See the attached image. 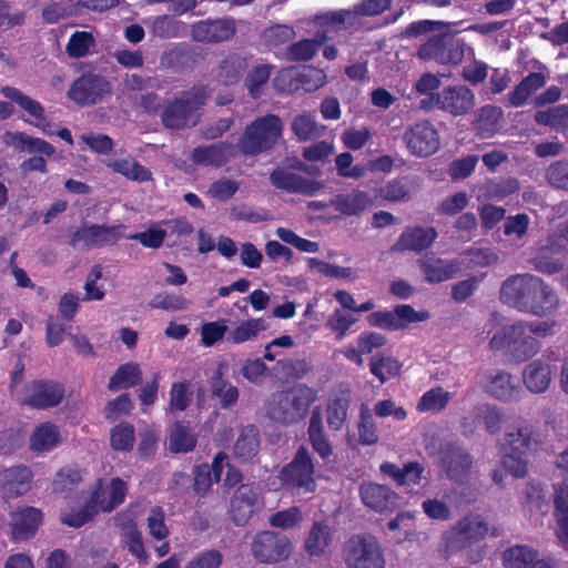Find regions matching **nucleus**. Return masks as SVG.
Returning a JSON list of instances; mask_svg holds the SVG:
<instances>
[{"label":"nucleus","mask_w":568,"mask_h":568,"mask_svg":"<svg viewBox=\"0 0 568 568\" xmlns=\"http://www.w3.org/2000/svg\"><path fill=\"white\" fill-rule=\"evenodd\" d=\"M1 139L6 146L18 152L38 153L45 156H51L55 152L54 146L45 140L21 131H6Z\"/></svg>","instance_id":"obj_24"},{"label":"nucleus","mask_w":568,"mask_h":568,"mask_svg":"<svg viewBox=\"0 0 568 568\" xmlns=\"http://www.w3.org/2000/svg\"><path fill=\"white\" fill-rule=\"evenodd\" d=\"M97 40L92 32L75 31L69 38L65 52L70 58L79 59L95 52Z\"/></svg>","instance_id":"obj_43"},{"label":"nucleus","mask_w":568,"mask_h":568,"mask_svg":"<svg viewBox=\"0 0 568 568\" xmlns=\"http://www.w3.org/2000/svg\"><path fill=\"white\" fill-rule=\"evenodd\" d=\"M108 168L113 172L119 173L128 180L134 182H146L152 179V173L149 169L141 165L132 158L113 159L106 162Z\"/></svg>","instance_id":"obj_38"},{"label":"nucleus","mask_w":568,"mask_h":568,"mask_svg":"<svg viewBox=\"0 0 568 568\" xmlns=\"http://www.w3.org/2000/svg\"><path fill=\"white\" fill-rule=\"evenodd\" d=\"M348 568H385V557L381 544L372 536L349 538L343 551Z\"/></svg>","instance_id":"obj_7"},{"label":"nucleus","mask_w":568,"mask_h":568,"mask_svg":"<svg viewBox=\"0 0 568 568\" xmlns=\"http://www.w3.org/2000/svg\"><path fill=\"white\" fill-rule=\"evenodd\" d=\"M271 65L258 64L254 67L245 78V87L252 98H258L262 93V87L268 81L271 75Z\"/></svg>","instance_id":"obj_60"},{"label":"nucleus","mask_w":568,"mask_h":568,"mask_svg":"<svg viewBox=\"0 0 568 568\" xmlns=\"http://www.w3.org/2000/svg\"><path fill=\"white\" fill-rule=\"evenodd\" d=\"M554 464L562 477V485L566 487L564 488L559 484L554 485L555 534L560 545L568 549V449L559 453Z\"/></svg>","instance_id":"obj_10"},{"label":"nucleus","mask_w":568,"mask_h":568,"mask_svg":"<svg viewBox=\"0 0 568 568\" xmlns=\"http://www.w3.org/2000/svg\"><path fill=\"white\" fill-rule=\"evenodd\" d=\"M444 464L446 465L448 476L459 480L469 470L471 460L463 449L455 448L445 455Z\"/></svg>","instance_id":"obj_53"},{"label":"nucleus","mask_w":568,"mask_h":568,"mask_svg":"<svg viewBox=\"0 0 568 568\" xmlns=\"http://www.w3.org/2000/svg\"><path fill=\"white\" fill-rule=\"evenodd\" d=\"M275 234L282 242L294 246L300 252L317 253L320 251V244L317 242L304 239L290 229L277 227Z\"/></svg>","instance_id":"obj_59"},{"label":"nucleus","mask_w":568,"mask_h":568,"mask_svg":"<svg viewBox=\"0 0 568 568\" xmlns=\"http://www.w3.org/2000/svg\"><path fill=\"white\" fill-rule=\"evenodd\" d=\"M42 521V514L34 507L19 508L11 515L12 535L16 539H27L34 535Z\"/></svg>","instance_id":"obj_30"},{"label":"nucleus","mask_w":568,"mask_h":568,"mask_svg":"<svg viewBox=\"0 0 568 568\" xmlns=\"http://www.w3.org/2000/svg\"><path fill=\"white\" fill-rule=\"evenodd\" d=\"M148 22L151 26L152 34L163 39L179 37L184 30L183 22L169 16L156 17Z\"/></svg>","instance_id":"obj_55"},{"label":"nucleus","mask_w":568,"mask_h":568,"mask_svg":"<svg viewBox=\"0 0 568 568\" xmlns=\"http://www.w3.org/2000/svg\"><path fill=\"white\" fill-rule=\"evenodd\" d=\"M425 280L429 283H440L453 278L459 271L460 264L456 260H443L427 254L418 260Z\"/></svg>","instance_id":"obj_26"},{"label":"nucleus","mask_w":568,"mask_h":568,"mask_svg":"<svg viewBox=\"0 0 568 568\" xmlns=\"http://www.w3.org/2000/svg\"><path fill=\"white\" fill-rule=\"evenodd\" d=\"M387 530L398 544L410 540L416 535L414 514L409 511L398 514L387 524Z\"/></svg>","instance_id":"obj_45"},{"label":"nucleus","mask_w":568,"mask_h":568,"mask_svg":"<svg viewBox=\"0 0 568 568\" xmlns=\"http://www.w3.org/2000/svg\"><path fill=\"white\" fill-rule=\"evenodd\" d=\"M442 546L447 554H453L471 546V542L457 523L443 534Z\"/></svg>","instance_id":"obj_63"},{"label":"nucleus","mask_w":568,"mask_h":568,"mask_svg":"<svg viewBox=\"0 0 568 568\" xmlns=\"http://www.w3.org/2000/svg\"><path fill=\"white\" fill-rule=\"evenodd\" d=\"M465 44L448 36H435L424 42L417 52L419 59L440 64H458L464 57Z\"/></svg>","instance_id":"obj_13"},{"label":"nucleus","mask_w":568,"mask_h":568,"mask_svg":"<svg viewBox=\"0 0 568 568\" xmlns=\"http://www.w3.org/2000/svg\"><path fill=\"white\" fill-rule=\"evenodd\" d=\"M111 94V84L102 75L87 73L78 78L68 91V97L79 105H93Z\"/></svg>","instance_id":"obj_15"},{"label":"nucleus","mask_w":568,"mask_h":568,"mask_svg":"<svg viewBox=\"0 0 568 568\" xmlns=\"http://www.w3.org/2000/svg\"><path fill=\"white\" fill-rule=\"evenodd\" d=\"M393 0H361L348 10L327 11L314 17L313 22L318 28L346 27L357 17H377L388 10Z\"/></svg>","instance_id":"obj_9"},{"label":"nucleus","mask_w":568,"mask_h":568,"mask_svg":"<svg viewBox=\"0 0 568 568\" xmlns=\"http://www.w3.org/2000/svg\"><path fill=\"white\" fill-rule=\"evenodd\" d=\"M124 226L83 225L72 236L73 246L113 244L123 235Z\"/></svg>","instance_id":"obj_20"},{"label":"nucleus","mask_w":568,"mask_h":568,"mask_svg":"<svg viewBox=\"0 0 568 568\" xmlns=\"http://www.w3.org/2000/svg\"><path fill=\"white\" fill-rule=\"evenodd\" d=\"M331 541V527L323 521H316L305 539L304 547L308 555L321 556L325 552Z\"/></svg>","instance_id":"obj_40"},{"label":"nucleus","mask_w":568,"mask_h":568,"mask_svg":"<svg viewBox=\"0 0 568 568\" xmlns=\"http://www.w3.org/2000/svg\"><path fill=\"white\" fill-rule=\"evenodd\" d=\"M306 262L311 271H315L323 276L354 280V272L351 267L338 266L314 257L307 258Z\"/></svg>","instance_id":"obj_58"},{"label":"nucleus","mask_w":568,"mask_h":568,"mask_svg":"<svg viewBox=\"0 0 568 568\" xmlns=\"http://www.w3.org/2000/svg\"><path fill=\"white\" fill-rule=\"evenodd\" d=\"M122 541L129 551L140 561L146 562L148 555L144 549L141 532L132 523L122 526Z\"/></svg>","instance_id":"obj_57"},{"label":"nucleus","mask_w":568,"mask_h":568,"mask_svg":"<svg viewBox=\"0 0 568 568\" xmlns=\"http://www.w3.org/2000/svg\"><path fill=\"white\" fill-rule=\"evenodd\" d=\"M135 443L134 427L129 423H120L110 432V445L118 452H130Z\"/></svg>","instance_id":"obj_54"},{"label":"nucleus","mask_w":568,"mask_h":568,"mask_svg":"<svg viewBox=\"0 0 568 568\" xmlns=\"http://www.w3.org/2000/svg\"><path fill=\"white\" fill-rule=\"evenodd\" d=\"M437 237V232L434 227H410L405 230L395 248L398 251H423L428 248Z\"/></svg>","instance_id":"obj_31"},{"label":"nucleus","mask_w":568,"mask_h":568,"mask_svg":"<svg viewBox=\"0 0 568 568\" xmlns=\"http://www.w3.org/2000/svg\"><path fill=\"white\" fill-rule=\"evenodd\" d=\"M31 479L32 474L28 467H11L0 473V487L7 498H14L29 490Z\"/></svg>","instance_id":"obj_29"},{"label":"nucleus","mask_w":568,"mask_h":568,"mask_svg":"<svg viewBox=\"0 0 568 568\" xmlns=\"http://www.w3.org/2000/svg\"><path fill=\"white\" fill-rule=\"evenodd\" d=\"M267 328L264 318H248L239 323L227 334V341L233 344H242L255 339L258 334Z\"/></svg>","instance_id":"obj_42"},{"label":"nucleus","mask_w":568,"mask_h":568,"mask_svg":"<svg viewBox=\"0 0 568 568\" xmlns=\"http://www.w3.org/2000/svg\"><path fill=\"white\" fill-rule=\"evenodd\" d=\"M453 396V393L445 390L443 387L430 388L419 398L416 409L420 413L440 412L446 408Z\"/></svg>","instance_id":"obj_47"},{"label":"nucleus","mask_w":568,"mask_h":568,"mask_svg":"<svg viewBox=\"0 0 568 568\" xmlns=\"http://www.w3.org/2000/svg\"><path fill=\"white\" fill-rule=\"evenodd\" d=\"M549 355L530 362L523 371V382L526 388L534 394L545 393L551 384V368Z\"/></svg>","instance_id":"obj_23"},{"label":"nucleus","mask_w":568,"mask_h":568,"mask_svg":"<svg viewBox=\"0 0 568 568\" xmlns=\"http://www.w3.org/2000/svg\"><path fill=\"white\" fill-rule=\"evenodd\" d=\"M63 397L62 388L52 383L33 382L26 387L23 402L34 408L57 406Z\"/></svg>","instance_id":"obj_22"},{"label":"nucleus","mask_w":568,"mask_h":568,"mask_svg":"<svg viewBox=\"0 0 568 568\" xmlns=\"http://www.w3.org/2000/svg\"><path fill=\"white\" fill-rule=\"evenodd\" d=\"M260 494L252 485H241L231 498V515L236 525H244L260 507Z\"/></svg>","instance_id":"obj_21"},{"label":"nucleus","mask_w":568,"mask_h":568,"mask_svg":"<svg viewBox=\"0 0 568 568\" xmlns=\"http://www.w3.org/2000/svg\"><path fill=\"white\" fill-rule=\"evenodd\" d=\"M437 109L453 115L460 116L469 113L476 103L475 93L464 84L445 87L432 98Z\"/></svg>","instance_id":"obj_14"},{"label":"nucleus","mask_w":568,"mask_h":568,"mask_svg":"<svg viewBox=\"0 0 568 568\" xmlns=\"http://www.w3.org/2000/svg\"><path fill=\"white\" fill-rule=\"evenodd\" d=\"M357 321L353 315L337 308L331 314L326 326L336 334L337 339H343L353 324Z\"/></svg>","instance_id":"obj_64"},{"label":"nucleus","mask_w":568,"mask_h":568,"mask_svg":"<svg viewBox=\"0 0 568 568\" xmlns=\"http://www.w3.org/2000/svg\"><path fill=\"white\" fill-rule=\"evenodd\" d=\"M246 68L247 61L244 57L231 54L221 62L217 78L225 85L234 84L241 79Z\"/></svg>","instance_id":"obj_48"},{"label":"nucleus","mask_w":568,"mask_h":568,"mask_svg":"<svg viewBox=\"0 0 568 568\" xmlns=\"http://www.w3.org/2000/svg\"><path fill=\"white\" fill-rule=\"evenodd\" d=\"M270 179L272 184L277 189L303 193L306 195H313L322 187L320 182L307 180L284 169L273 171Z\"/></svg>","instance_id":"obj_28"},{"label":"nucleus","mask_w":568,"mask_h":568,"mask_svg":"<svg viewBox=\"0 0 568 568\" xmlns=\"http://www.w3.org/2000/svg\"><path fill=\"white\" fill-rule=\"evenodd\" d=\"M499 300L520 313L537 317L550 316L559 308V297L555 288L530 273L508 276L501 283Z\"/></svg>","instance_id":"obj_1"},{"label":"nucleus","mask_w":568,"mask_h":568,"mask_svg":"<svg viewBox=\"0 0 568 568\" xmlns=\"http://www.w3.org/2000/svg\"><path fill=\"white\" fill-rule=\"evenodd\" d=\"M395 318L400 329L406 328L409 324L420 323L429 320L430 314L427 310L416 311L408 304H400L394 308Z\"/></svg>","instance_id":"obj_62"},{"label":"nucleus","mask_w":568,"mask_h":568,"mask_svg":"<svg viewBox=\"0 0 568 568\" xmlns=\"http://www.w3.org/2000/svg\"><path fill=\"white\" fill-rule=\"evenodd\" d=\"M251 550L260 562L275 564L290 557L292 542L286 536L267 530L253 538Z\"/></svg>","instance_id":"obj_12"},{"label":"nucleus","mask_w":568,"mask_h":568,"mask_svg":"<svg viewBox=\"0 0 568 568\" xmlns=\"http://www.w3.org/2000/svg\"><path fill=\"white\" fill-rule=\"evenodd\" d=\"M332 204L343 214L357 215L372 205V199L366 192L354 190L348 194L337 195Z\"/></svg>","instance_id":"obj_37"},{"label":"nucleus","mask_w":568,"mask_h":568,"mask_svg":"<svg viewBox=\"0 0 568 568\" xmlns=\"http://www.w3.org/2000/svg\"><path fill=\"white\" fill-rule=\"evenodd\" d=\"M400 363L395 357L377 354L369 361L371 373L384 384L388 379L397 376L400 372Z\"/></svg>","instance_id":"obj_46"},{"label":"nucleus","mask_w":568,"mask_h":568,"mask_svg":"<svg viewBox=\"0 0 568 568\" xmlns=\"http://www.w3.org/2000/svg\"><path fill=\"white\" fill-rule=\"evenodd\" d=\"M142 377V372L136 363L121 365L109 381V389L118 392L136 385Z\"/></svg>","instance_id":"obj_44"},{"label":"nucleus","mask_w":568,"mask_h":568,"mask_svg":"<svg viewBox=\"0 0 568 568\" xmlns=\"http://www.w3.org/2000/svg\"><path fill=\"white\" fill-rule=\"evenodd\" d=\"M1 93L23 111L22 119L24 122L36 126L44 134L51 135L54 133L53 125L47 119L44 108L39 101L9 85L2 87Z\"/></svg>","instance_id":"obj_16"},{"label":"nucleus","mask_w":568,"mask_h":568,"mask_svg":"<svg viewBox=\"0 0 568 568\" xmlns=\"http://www.w3.org/2000/svg\"><path fill=\"white\" fill-rule=\"evenodd\" d=\"M316 398L315 389L303 384L295 385L271 394L265 404V412L275 423L293 425L305 418Z\"/></svg>","instance_id":"obj_2"},{"label":"nucleus","mask_w":568,"mask_h":568,"mask_svg":"<svg viewBox=\"0 0 568 568\" xmlns=\"http://www.w3.org/2000/svg\"><path fill=\"white\" fill-rule=\"evenodd\" d=\"M528 328L526 321L505 325L494 334L489 346L495 351L507 348L516 361H526L540 349L539 341L529 333Z\"/></svg>","instance_id":"obj_4"},{"label":"nucleus","mask_w":568,"mask_h":568,"mask_svg":"<svg viewBox=\"0 0 568 568\" xmlns=\"http://www.w3.org/2000/svg\"><path fill=\"white\" fill-rule=\"evenodd\" d=\"M524 495L523 506L529 513V518L536 523L540 521L549 510L542 487L537 484H528Z\"/></svg>","instance_id":"obj_34"},{"label":"nucleus","mask_w":568,"mask_h":568,"mask_svg":"<svg viewBox=\"0 0 568 568\" xmlns=\"http://www.w3.org/2000/svg\"><path fill=\"white\" fill-rule=\"evenodd\" d=\"M537 558V551L527 546H514L503 554V562L507 568H528Z\"/></svg>","instance_id":"obj_50"},{"label":"nucleus","mask_w":568,"mask_h":568,"mask_svg":"<svg viewBox=\"0 0 568 568\" xmlns=\"http://www.w3.org/2000/svg\"><path fill=\"white\" fill-rule=\"evenodd\" d=\"M232 153V146L219 143L204 148H196L192 153V159L197 164L219 166L224 164Z\"/></svg>","instance_id":"obj_41"},{"label":"nucleus","mask_w":568,"mask_h":568,"mask_svg":"<svg viewBox=\"0 0 568 568\" xmlns=\"http://www.w3.org/2000/svg\"><path fill=\"white\" fill-rule=\"evenodd\" d=\"M327 39L328 37L324 30L317 31L313 39H303L291 44L287 48L286 58L290 61H308Z\"/></svg>","instance_id":"obj_39"},{"label":"nucleus","mask_w":568,"mask_h":568,"mask_svg":"<svg viewBox=\"0 0 568 568\" xmlns=\"http://www.w3.org/2000/svg\"><path fill=\"white\" fill-rule=\"evenodd\" d=\"M500 466L493 471V480L498 485H506L507 476L524 478L528 473V454L515 452H500Z\"/></svg>","instance_id":"obj_27"},{"label":"nucleus","mask_w":568,"mask_h":568,"mask_svg":"<svg viewBox=\"0 0 568 568\" xmlns=\"http://www.w3.org/2000/svg\"><path fill=\"white\" fill-rule=\"evenodd\" d=\"M530 225V219L527 214H516L508 216L504 222V234L514 245H523Z\"/></svg>","instance_id":"obj_51"},{"label":"nucleus","mask_w":568,"mask_h":568,"mask_svg":"<svg viewBox=\"0 0 568 568\" xmlns=\"http://www.w3.org/2000/svg\"><path fill=\"white\" fill-rule=\"evenodd\" d=\"M403 139L410 153L416 156L432 155L440 145L439 134L428 121H420L408 128Z\"/></svg>","instance_id":"obj_17"},{"label":"nucleus","mask_w":568,"mask_h":568,"mask_svg":"<svg viewBox=\"0 0 568 568\" xmlns=\"http://www.w3.org/2000/svg\"><path fill=\"white\" fill-rule=\"evenodd\" d=\"M542 444V436L530 423L518 419L507 426L499 443L500 452L530 454Z\"/></svg>","instance_id":"obj_11"},{"label":"nucleus","mask_w":568,"mask_h":568,"mask_svg":"<svg viewBox=\"0 0 568 568\" xmlns=\"http://www.w3.org/2000/svg\"><path fill=\"white\" fill-rule=\"evenodd\" d=\"M278 477L284 485L292 489L314 493L317 487L315 466L308 449L301 446L292 462L281 469Z\"/></svg>","instance_id":"obj_8"},{"label":"nucleus","mask_w":568,"mask_h":568,"mask_svg":"<svg viewBox=\"0 0 568 568\" xmlns=\"http://www.w3.org/2000/svg\"><path fill=\"white\" fill-rule=\"evenodd\" d=\"M282 134V122L276 115L256 119L242 135L239 148L245 154H256L270 149Z\"/></svg>","instance_id":"obj_5"},{"label":"nucleus","mask_w":568,"mask_h":568,"mask_svg":"<svg viewBox=\"0 0 568 568\" xmlns=\"http://www.w3.org/2000/svg\"><path fill=\"white\" fill-rule=\"evenodd\" d=\"M359 495L366 507L378 513L392 510L397 506V495L384 485L362 484Z\"/></svg>","instance_id":"obj_25"},{"label":"nucleus","mask_w":568,"mask_h":568,"mask_svg":"<svg viewBox=\"0 0 568 568\" xmlns=\"http://www.w3.org/2000/svg\"><path fill=\"white\" fill-rule=\"evenodd\" d=\"M235 32L236 21L230 17L199 21L191 29L193 40L207 43L227 41Z\"/></svg>","instance_id":"obj_18"},{"label":"nucleus","mask_w":568,"mask_h":568,"mask_svg":"<svg viewBox=\"0 0 568 568\" xmlns=\"http://www.w3.org/2000/svg\"><path fill=\"white\" fill-rule=\"evenodd\" d=\"M207 91L204 87L193 88L169 104L162 115L163 123L170 129H181L196 123V111L205 103Z\"/></svg>","instance_id":"obj_6"},{"label":"nucleus","mask_w":568,"mask_h":568,"mask_svg":"<svg viewBox=\"0 0 568 568\" xmlns=\"http://www.w3.org/2000/svg\"><path fill=\"white\" fill-rule=\"evenodd\" d=\"M481 386L489 395L503 402L516 400L520 395L518 379L504 371L486 373Z\"/></svg>","instance_id":"obj_19"},{"label":"nucleus","mask_w":568,"mask_h":568,"mask_svg":"<svg viewBox=\"0 0 568 568\" xmlns=\"http://www.w3.org/2000/svg\"><path fill=\"white\" fill-rule=\"evenodd\" d=\"M292 129L296 136L302 141H307L322 135L324 128L320 126L316 122L315 115L311 113H303L298 115Z\"/></svg>","instance_id":"obj_56"},{"label":"nucleus","mask_w":568,"mask_h":568,"mask_svg":"<svg viewBox=\"0 0 568 568\" xmlns=\"http://www.w3.org/2000/svg\"><path fill=\"white\" fill-rule=\"evenodd\" d=\"M258 447V430L254 426H247L235 442L234 454L236 457L247 460L257 454Z\"/></svg>","instance_id":"obj_49"},{"label":"nucleus","mask_w":568,"mask_h":568,"mask_svg":"<svg viewBox=\"0 0 568 568\" xmlns=\"http://www.w3.org/2000/svg\"><path fill=\"white\" fill-rule=\"evenodd\" d=\"M296 37V32L292 26L288 24H274L266 28L262 38L268 47H278L284 44Z\"/></svg>","instance_id":"obj_61"},{"label":"nucleus","mask_w":568,"mask_h":568,"mask_svg":"<svg viewBox=\"0 0 568 568\" xmlns=\"http://www.w3.org/2000/svg\"><path fill=\"white\" fill-rule=\"evenodd\" d=\"M381 471L392 477L399 486H415L420 483L423 467L418 463H408L399 468L392 463H383Z\"/></svg>","instance_id":"obj_35"},{"label":"nucleus","mask_w":568,"mask_h":568,"mask_svg":"<svg viewBox=\"0 0 568 568\" xmlns=\"http://www.w3.org/2000/svg\"><path fill=\"white\" fill-rule=\"evenodd\" d=\"M351 403L352 393L349 389H343L328 398L326 404V422L331 429H342L347 419Z\"/></svg>","instance_id":"obj_32"},{"label":"nucleus","mask_w":568,"mask_h":568,"mask_svg":"<svg viewBox=\"0 0 568 568\" xmlns=\"http://www.w3.org/2000/svg\"><path fill=\"white\" fill-rule=\"evenodd\" d=\"M547 75L541 72H532L525 77L509 93V102L513 106H521L540 88L545 85Z\"/></svg>","instance_id":"obj_36"},{"label":"nucleus","mask_w":568,"mask_h":568,"mask_svg":"<svg viewBox=\"0 0 568 568\" xmlns=\"http://www.w3.org/2000/svg\"><path fill=\"white\" fill-rule=\"evenodd\" d=\"M61 443L59 428L49 422L38 425L30 435L29 446L32 452L47 453Z\"/></svg>","instance_id":"obj_33"},{"label":"nucleus","mask_w":568,"mask_h":568,"mask_svg":"<svg viewBox=\"0 0 568 568\" xmlns=\"http://www.w3.org/2000/svg\"><path fill=\"white\" fill-rule=\"evenodd\" d=\"M196 444V437L181 423L174 424L169 434V448L173 453L191 452Z\"/></svg>","instance_id":"obj_52"},{"label":"nucleus","mask_w":568,"mask_h":568,"mask_svg":"<svg viewBox=\"0 0 568 568\" xmlns=\"http://www.w3.org/2000/svg\"><path fill=\"white\" fill-rule=\"evenodd\" d=\"M126 483L121 478H112L108 485L100 480L85 507L75 514L62 516V523L71 527H81L99 511H111L124 501Z\"/></svg>","instance_id":"obj_3"}]
</instances>
